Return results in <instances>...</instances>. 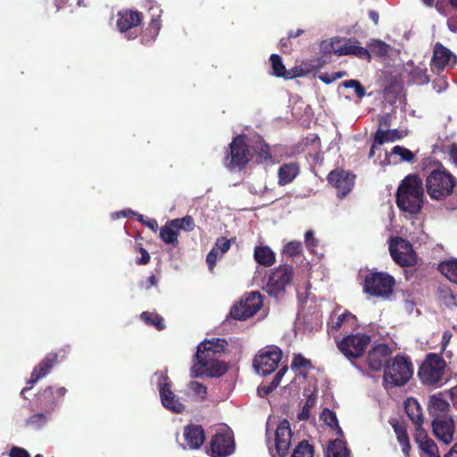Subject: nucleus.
Listing matches in <instances>:
<instances>
[{
  "instance_id": "nucleus-1",
  "label": "nucleus",
  "mask_w": 457,
  "mask_h": 457,
  "mask_svg": "<svg viewBox=\"0 0 457 457\" xmlns=\"http://www.w3.org/2000/svg\"><path fill=\"white\" fill-rule=\"evenodd\" d=\"M271 165L276 162L269 145L260 136L250 137L237 136L229 145V153L225 157V165L230 169H242L249 162Z\"/></svg>"
},
{
  "instance_id": "nucleus-2",
  "label": "nucleus",
  "mask_w": 457,
  "mask_h": 457,
  "mask_svg": "<svg viewBox=\"0 0 457 457\" xmlns=\"http://www.w3.org/2000/svg\"><path fill=\"white\" fill-rule=\"evenodd\" d=\"M227 342L222 338L204 340L197 346V352L190 370L191 377H220L227 371L226 364L218 359L226 347Z\"/></svg>"
},
{
  "instance_id": "nucleus-3",
  "label": "nucleus",
  "mask_w": 457,
  "mask_h": 457,
  "mask_svg": "<svg viewBox=\"0 0 457 457\" xmlns=\"http://www.w3.org/2000/svg\"><path fill=\"white\" fill-rule=\"evenodd\" d=\"M424 191L418 176L406 177L398 187L396 204L399 209L409 213H417L423 204Z\"/></svg>"
},
{
  "instance_id": "nucleus-4",
  "label": "nucleus",
  "mask_w": 457,
  "mask_h": 457,
  "mask_svg": "<svg viewBox=\"0 0 457 457\" xmlns=\"http://www.w3.org/2000/svg\"><path fill=\"white\" fill-rule=\"evenodd\" d=\"M413 370L410 360L397 355L385 367L383 380L386 387L402 386L412 377Z\"/></svg>"
},
{
  "instance_id": "nucleus-5",
  "label": "nucleus",
  "mask_w": 457,
  "mask_h": 457,
  "mask_svg": "<svg viewBox=\"0 0 457 457\" xmlns=\"http://www.w3.org/2000/svg\"><path fill=\"white\" fill-rule=\"evenodd\" d=\"M323 53H334L339 56L354 55L361 59L369 60L370 58V51L359 45L354 38L334 37L323 41L320 45Z\"/></svg>"
},
{
  "instance_id": "nucleus-6",
  "label": "nucleus",
  "mask_w": 457,
  "mask_h": 457,
  "mask_svg": "<svg viewBox=\"0 0 457 457\" xmlns=\"http://www.w3.org/2000/svg\"><path fill=\"white\" fill-rule=\"evenodd\" d=\"M455 184V179L444 170H433L426 180L427 192L434 200H442L450 195Z\"/></svg>"
},
{
  "instance_id": "nucleus-7",
  "label": "nucleus",
  "mask_w": 457,
  "mask_h": 457,
  "mask_svg": "<svg viewBox=\"0 0 457 457\" xmlns=\"http://www.w3.org/2000/svg\"><path fill=\"white\" fill-rule=\"evenodd\" d=\"M235 450L233 431L227 425L219 426L211 439L208 454L212 457H228Z\"/></svg>"
},
{
  "instance_id": "nucleus-8",
  "label": "nucleus",
  "mask_w": 457,
  "mask_h": 457,
  "mask_svg": "<svg viewBox=\"0 0 457 457\" xmlns=\"http://www.w3.org/2000/svg\"><path fill=\"white\" fill-rule=\"evenodd\" d=\"M293 278V268L289 265H280L271 270L266 278L263 290L275 298L281 297Z\"/></svg>"
},
{
  "instance_id": "nucleus-9",
  "label": "nucleus",
  "mask_w": 457,
  "mask_h": 457,
  "mask_svg": "<svg viewBox=\"0 0 457 457\" xmlns=\"http://www.w3.org/2000/svg\"><path fill=\"white\" fill-rule=\"evenodd\" d=\"M152 382L156 385L162 404L167 410L175 413H181L185 405L171 390V382L165 372L160 371L154 374Z\"/></svg>"
},
{
  "instance_id": "nucleus-10",
  "label": "nucleus",
  "mask_w": 457,
  "mask_h": 457,
  "mask_svg": "<svg viewBox=\"0 0 457 457\" xmlns=\"http://www.w3.org/2000/svg\"><path fill=\"white\" fill-rule=\"evenodd\" d=\"M395 278L386 272H371L364 281V292L370 295L388 298L393 293Z\"/></svg>"
},
{
  "instance_id": "nucleus-11",
  "label": "nucleus",
  "mask_w": 457,
  "mask_h": 457,
  "mask_svg": "<svg viewBox=\"0 0 457 457\" xmlns=\"http://www.w3.org/2000/svg\"><path fill=\"white\" fill-rule=\"evenodd\" d=\"M445 368V361L439 354L429 353L420 369L419 376L424 384L436 385L442 380Z\"/></svg>"
},
{
  "instance_id": "nucleus-12",
  "label": "nucleus",
  "mask_w": 457,
  "mask_h": 457,
  "mask_svg": "<svg viewBox=\"0 0 457 457\" xmlns=\"http://www.w3.org/2000/svg\"><path fill=\"white\" fill-rule=\"evenodd\" d=\"M281 358L282 352L279 348L276 346L266 347L254 357L253 365L258 374L267 376L278 368Z\"/></svg>"
},
{
  "instance_id": "nucleus-13",
  "label": "nucleus",
  "mask_w": 457,
  "mask_h": 457,
  "mask_svg": "<svg viewBox=\"0 0 457 457\" xmlns=\"http://www.w3.org/2000/svg\"><path fill=\"white\" fill-rule=\"evenodd\" d=\"M390 255L395 263L402 267L412 266L416 263V253L411 244L401 237H392L389 241Z\"/></svg>"
},
{
  "instance_id": "nucleus-14",
  "label": "nucleus",
  "mask_w": 457,
  "mask_h": 457,
  "mask_svg": "<svg viewBox=\"0 0 457 457\" xmlns=\"http://www.w3.org/2000/svg\"><path fill=\"white\" fill-rule=\"evenodd\" d=\"M142 21L141 14L137 11L123 10L118 12L116 26L119 31L129 39L137 37Z\"/></svg>"
},
{
  "instance_id": "nucleus-15",
  "label": "nucleus",
  "mask_w": 457,
  "mask_h": 457,
  "mask_svg": "<svg viewBox=\"0 0 457 457\" xmlns=\"http://www.w3.org/2000/svg\"><path fill=\"white\" fill-rule=\"evenodd\" d=\"M370 337L365 334H353L345 337L338 343V348L348 359L360 357L365 351Z\"/></svg>"
},
{
  "instance_id": "nucleus-16",
  "label": "nucleus",
  "mask_w": 457,
  "mask_h": 457,
  "mask_svg": "<svg viewBox=\"0 0 457 457\" xmlns=\"http://www.w3.org/2000/svg\"><path fill=\"white\" fill-rule=\"evenodd\" d=\"M262 305L261 294L259 292H252L231 309L230 314L236 320H245L253 316Z\"/></svg>"
},
{
  "instance_id": "nucleus-17",
  "label": "nucleus",
  "mask_w": 457,
  "mask_h": 457,
  "mask_svg": "<svg viewBox=\"0 0 457 457\" xmlns=\"http://www.w3.org/2000/svg\"><path fill=\"white\" fill-rule=\"evenodd\" d=\"M432 428L435 436L443 444L449 445L453 441L455 426L452 416L435 418Z\"/></svg>"
},
{
  "instance_id": "nucleus-18",
  "label": "nucleus",
  "mask_w": 457,
  "mask_h": 457,
  "mask_svg": "<svg viewBox=\"0 0 457 457\" xmlns=\"http://www.w3.org/2000/svg\"><path fill=\"white\" fill-rule=\"evenodd\" d=\"M457 62V57L448 48L437 43L434 47L431 60V70L439 73L445 68L453 67Z\"/></svg>"
},
{
  "instance_id": "nucleus-19",
  "label": "nucleus",
  "mask_w": 457,
  "mask_h": 457,
  "mask_svg": "<svg viewBox=\"0 0 457 457\" xmlns=\"http://www.w3.org/2000/svg\"><path fill=\"white\" fill-rule=\"evenodd\" d=\"M328 180L332 187L337 188L338 196L344 197L352 190L354 176L344 170H336L328 174Z\"/></svg>"
},
{
  "instance_id": "nucleus-20",
  "label": "nucleus",
  "mask_w": 457,
  "mask_h": 457,
  "mask_svg": "<svg viewBox=\"0 0 457 457\" xmlns=\"http://www.w3.org/2000/svg\"><path fill=\"white\" fill-rule=\"evenodd\" d=\"M391 354L392 350L387 345L378 344L375 345L368 354L367 361L370 369L375 371L385 369Z\"/></svg>"
},
{
  "instance_id": "nucleus-21",
  "label": "nucleus",
  "mask_w": 457,
  "mask_h": 457,
  "mask_svg": "<svg viewBox=\"0 0 457 457\" xmlns=\"http://www.w3.org/2000/svg\"><path fill=\"white\" fill-rule=\"evenodd\" d=\"M292 439L290 424L287 420H281L275 431V446L278 455L287 454Z\"/></svg>"
},
{
  "instance_id": "nucleus-22",
  "label": "nucleus",
  "mask_w": 457,
  "mask_h": 457,
  "mask_svg": "<svg viewBox=\"0 0 457 457\" xmlns=\"http://www.w3.org/2000/svg\"><path fill=\"white\" fill-rule=\"evenodd\" d=\"M339 311L340 309L336 311L329 319L328 323V333L338 331L345 328H352L355 325L356 318L354 315L346 310L342 312H339Z\"/></svg>"
},
{
  "instance_id": "nucleus-23",
  "label": "nucleus",
  "mask_w": 457,
  "mask_h": 457,
  "mask_svg": "<svg viewBox=\"0 0 457 457\" xmlns=\"http://www.w3.org/2000/svg\"><path fill=\"white\" fill-rule=\"evenodd\" d=\"M185 445H182L184 449H198L200 448L205 439L204 429L198 425H188L184 428Z\"/></svg>"
},
{
  "instance_id": "nucleus-24",
  "label": "nucleus",
  "mask_w": 457,
  "mask_h": 457,
  "mask_svg": "<svg viewBox=\"0 0 457 457\" xmlns=\"http://www.w3.org/2000/svg\"><path fill=\"white\" fill-rule=\"evenodd\" d=\"M150 10L152 12V20L143 37V44H149L154 41L158 36L162 27L160 20L162 11L159 7H152Z\"/></svg>"
},
{
  "instance_id": "nucleus-25",
  "label": "nucleus",
  "mask_w": 457,
  "mask_h": 457,
  "mask_svg": "<svg viewBox=\"0 0 457 457\" xmlns=\"http://www.w3.org/2000/svg\"><path fill=\"white\" fill-rule=\"evenodd\" d=\"M443 394L433 395L428 401V412L433 418L446 417L449 411V403L442 397Z\"/></svg>"
},
{
  "instance_id": "nucleus-26",
  "label": "nucleus",
  "mask_w": 457,
  "mask_h": 457,
  "mask_svg": "<svg viewBox=\"0 0 457 457\" xmlns=\"http://www.w3.org/2000/svg\"><path fill=\"white\" fill-rule=\"evenodd\" d=\"M403 131L397 129L378 130L375 135V142L370 151V157L374 156L376 149L385 142H393L404 137Z\"/></svg>"
},
{
  "instance_id": "nucleus-27",
  "label": "nucleus",
  "mask_w": 457,
  "mask_h": 457,
  "mask_svg": "<svg viewBox=\"0 0 457 457\" xmlns=\"http://www.w3.org/2000/svg\"><path fill=\"white\" fill-rule=\"evenodd\" d=\"M57 355L55 353H49L46 358L33 370L29 383L33 385L40 378H44L51 370L54 363L56 361Z\"/></svg>"
},
{
  "instance_id": "nucleus-28",
  "label": "nucleus",
  "mask_w": 457,
  "mask_h": 457,
  "mask_svg": "<svg viewBox=\"0 0 457 457\" xmlns=\"http://www.w3.org/2000/svg\"><path fill=\"white\" fill-rule=\"evenodd\" d=\"M253 258L260 265L270 267L275 261L274 252L267 245H256L253 252Z\"/></svg>"
},
{
  "instance_id": "nucleus-29",
  "label": "nucleus",
  "mask_w": 457,
  "mask_h": 457,
  "mask_svg": "<svg viewBox=\"0 0 457 457\" xmlns=\"http://www.w3.org/2000/svg\"><path fill=\"white\" fill-rule=\"evenodd\" d=\"M299 173V166L295 162L283 164L278 171V184L285 186L292 182Z\"/></svg>"
},
{
  "instance_id": "nucleus-30",
  "label": "nucleus",
  "mask_w": 457,
  "mask_h": 457,
  "mask_svg": "<svg viewBox=\"0 0 457 457\" xmlns=\"http://www.w3.org/2000/svg\"><path fill=\"white\" fill-rule=\"evenodd\" d=\"M313 365L312 361L303 356L301 353L294 354L291 369L295 371V373L298 376H302L303 378H306L308 373L313 370Z\"/></svg>"
},
{
  "instance_id": "nucleus-31",
  "label": "nucleus",
  "mask_w": 457,
  "mask_h": 457,
  "mask_svg": "<svg viewBox=\"0 0 457 457\" xmlns=\"http://www.w3.org/2000/svg\"><path fill=\"white\" fill-rule=\"evenodd\" d=\"M404 409L410 420L416 426H422L424 420L422 410L416 399L408 398L404 402Z\"/></svg>"
},
{
  "instance_id": "nucleus-32",
  "label": "nucleus",
  "mask_w": 457,
  "mask_h": 457,
  "mask_svg": "<svg viewBox=\"0 0 457 457\" xmlns=\"http://www.w3.org/2000/svg\"><path fill=\"white\" fill-rule=\"evenodd\" d=\"M184 394L195 402H203L207 397V387L198 381L187 383Z\"/></svg>"
},
{
  "instance_id": "nucleus-33",
  "label": "nucleus",
  "mask_w": 457,
  "mask_h": 457,
  "mask_svg": "<svg viewBox=\"0 0 457 457\" xmlns=\"http://www.w3.org/2000/svg\"><path fill=\"white\" fill-rule=\"evenodd\" d=\"M390 158H397L395 160V162H411L414 160V154L412 152H411L409 149H407L403 146L395 145L392 148L389 156L387 155L386 153H385V161H387V163L390 162V161H389Z\"/></svg>"
},
{
  "instance_id": "nucleus-34",
  "label": "nucleus",
  "mask_w": 457,
  "mask_h": 457,
  "mask_svg": "<svg viewBox=\"0 0 457 457\" xmlns=\"http://www.w3.org/2000/svg\"><path fill=\"white\" fill-rule=\"evenodd\" d=\"M178 237L179 231L171 225L170 220L160 229V237L166 245H177L179 242Z\"/></svg>"
},
{
  "instance_id": "nucleus-35",
  "label": "nucleus",
  "mask_w": 457,
  "mask_h": 457,
  "mask_svg": "<svg viewBox=\"0 0 457 457\" xmlns=\"http://www.w3.org/2000/svg\"><path fill=\"white\" fill-rule=\"evenodd\" d=\"M327 454L328 457H348L349 451L343 440L336 439L328 446Z\"/></svg>"
},
{
  "instance_id": "nucleus-36",
  "label": "nucleus",
  "mask_w": 457,
  "mask_h": 457,
  "mask_svg": "<svg viewBox=\"0 0 457 457\" xmlns=\"http://www.w3.org/2000/svg\"><path fill=\"white\" fill-rule=\"evenodd\" d=\"M439 270L451 282L457 284V260L442 262Z\"/></svg>"
},
{
  "instance_id": "nucleus-37",
  "label": "nucleus",
  "mask_w": 457,
  "mask_h": 457,
  "mask_svg": "<svg viewBox=\"0 0 457 457\" xmlns=\"http://www.w3.org/2000/svg\"><path fill=\"white\" fill-rule=\"evenodd\" d=\"M411 80L420 85L428 84L429 81L428 76L427 75V69L424 66H418L413 68L410 71Z\"/></svg>"
},
{
  "instance_id": "nucleus-38",
  "label": "nucleus",
  "mask_w": 457,
  "mask_h": 457,
  "mask_svg": "<svg viewBox=\"0 0 457 457\" xmlns=\"http://www.w3.org/2000/svg\"><path fill=\"white\" fill-rule=\"evenodd\" d=\"M171 225L177 228L178 231L180 229L185 231H192L195 228V222L191 216L187 215L180 219H173L170 220Z\"/></svg>"
},
{
  "instance_id": "nucleus-39",
  "label": "nucleus",
  "mask_w": 457,
  "mask_h": 457,
  "mask_svg": "<svg viewBox=\"0 0 457 457\" xmlns=\"http://www.w3.org/2000/svg\"><path fill=\"white\" fill-rule=\"evenodd\" d=\"M141 319L147 325H152L159 330L164 328L163 320L157 313L145 312L141 314Z\"/></svg>"
},
{
  "instance_id": "nucleus-40",
  "label": "nucleus",
  "mask_w": 457,
  "mask_h": 457,
  "mask_svg": "<svg viewBox=\"0 0 457 457\" xmlns=\"http://www.w3.org/2000/svg\"><path fill=\"white\" fill-rule=\"evenodd\" d=\"M395 432L397 436V440L402 446V451L405 455H408L410 450L409 437L406 430L402 426H395Z\"/></svg>"
},
{
  "instance_id": "nucleus-41",
  "label": "nucleus",
  "mask_w": 457,
  "mask_h": 457,
  "mask_svg": "<svg viewBox=\"0 0 457 457\" xmlns=\"http://www.w3.org/2000/svg\"><path fill=\"white\" fill-rule=\"evenodd\" d=\"M314 66L307 63H303L299 66L293 68L290 71H287V74L286 75V79H293L296 77H303L309 73H311L314 70Z\"/></svg>"
},
{
  "instance_id": "nucleus-42",
  "label": "nucleus",
  "mask_w": 457,
  "mask_h": 457,
  "mask_svg": "<svg viewBox=\"0 0 457 457\" xmlns=\"http://www.w3.org/2000/svg\"><path fill=\"white\" fill-rule=\"evenodd\" d=\"M270 62L273 70V74L277 77H283L286 79V75L287 74V71L286 70L284 64L282 63L281 58L278 54L270 55Z\"/></svg>"
},
{
  "instance_id": "nucleus-43",
  "label": "nucleus",
  "mask_w": 457,
  "mask_h": 457,
  "mask_svg": "<svg viewBox=\"0 0 457 457\" xmlns=\"http://www.w3.org/2000/svg\"><path fill=\"white\" fill-rule=\"evenodd\" d=\"M292 457H313V448L306 441H302L294 450Z\"/></svg>"
},
{
  "instance_id": "nucleus-44",
  "label": "nucleus",
  "mask_w": 457,
  "mask_h": 457,
  "mask_svg": "<svg viewBox=\"0 0 457 457\" xmlns=\"http://www.w3.org/2000/svg\"><path fill=\"white\" fill-rule=\"evenodd\" d=\"M321 420L328 424L329 427L333 428H337L338 434H342V430L339 428L338 420L337 419L336 413L328 409H325L321 415Z\"/></svg>"
},
{
  "instance_id": "nucleus-45",
  "label": "nucleus",
  "mask_w": 457,
  "mask_h": 457,
  "mask_svg": "<svg viewBox=\"0 0 457 457\" xmlns=\"http://www.w3.org/2000/svg\"><path fill=\"white\" fill-rule=\"evenodd\" d=\"M341 86L345 88H353L358 98H362L366 95L364 87L356 79H348L341 83Z\"/></svg>"
},
{
  "instance_id": "nucleus-46",
  "label": "nucleus",
  "mask_w": 457,
  "mask_h": 457,
  "mask_svg": "<svg viewBox=\"0 0 457 457\" xmlns=\"http://www.w3.org/2000/svg\"><path fill=\"white\" fill-rule=\"evenodd\" d=\"M48 416L44 413L31 415L26 421L27 426L33 428H40L46 424Z\"/></svg>"
},
{
  "instance_id": "nucleus-47",
  "label": "nucleus",
  "mask_w": 457,
  "mask_h": 457,
  "mask_svg": "<svg viewBox=\"0 0 457 457\" xmlns=\"http://www.w3.org/2000/svg\"><path fill=\"white\" fill-rule=\"evenodd\" d=\"M369 47L372 53L379 56L386 55L390 48L387 44L378 39L372 40L369 44Z\"/></svg>"
},
{
  "instance_id": "nucleus-48",
  "label": "nucleus",
  "mask_w": 457,
  "mask_h": 457,
  "mask_svg": "<svg viewBox=\"0 0 457 457\" xmlns=\"http://www.w3.org/2000/svg\"><path fill=\"white\" fill-rule=\"evenodd\" d=\"M420 449L423 453L422 457H441L438 451V447L436 446L433 440L425 444Z\"/></svg>"
},
{
  "instance_id": "nucleus-49",
  "label": "nucleus",
  "mask_w": 457,
  "mask_h": 457,
  "mask_svg": "<svg viewBox=\"0 0 457 457\" xmlns=\"http://www.w3.org/2000/svg\"><path fill=\"white\" fill-rule=\"evenodd\" d=\"M287 371V366H284L281 369H279L278 373L275 375L270 386L263 387V391H264L265 395H268L272 389L276 388L280 384V381Z\"/></svg>"
},
{
  "instance_id": "nucleus-50",
  "label": "nucleus",
  "mask_w": 457,
  "mask_h": 457,
  "mask_svg": "<svg viewBox=\"0 0 457 457\" xmlns=\"http://www.w3.org/2000/svg\"><path fill=\"white\" fill-rule=\"evenodd\" d=\"M431 440L432 439L428 437L427 432L422 428V426H416L415 442L418 444L420 448Z\"/></svg>"
},
{
  "instance_id": "nucleus-51",
  "label": "nucleus",
  "mask_w": 457,
  "mask_h": 457,
  "mask_svg": "<svg viewBox=\"0 0 457 457\" xmlns=\"http://www.w3.org/2000/svg\"><path fill=\"white\" fill-rule=\"evenodd\" d=\"M283 252L288 256H295L301 252V243L298 241H291L284 246Z\"/></svg>"
},
{
  "instance_id": "nucleus-52",
  "label": "nucleus",
  "mask_w": 457,
  "mask_h": 457,
  "mask_svg": "<svg viewBox=\"0 0 457 457\" xmlns=\"http://www.w3.org/2000/svg\"><path fill=\"white\" fill-rule=\"evenodd\" d=\"M230 247V241L226 239L225 237H220L216 241L214 249H217V252L220 254L223 255Z\"/></svg>"
},
{
  "instance_id": "nucleus-53",
  "label": "nucleus",
  "mask_w": 457,
  "mask_h": 457,
  "mask_svg": "<svg viewBox=\"0 0 457 457\" xmlns=\"http://www.w3.org/2000/svg\"><path fill=\"white\" fill-rule=\"evenodd\" d=\"M137 220L149 228L152 231L156 232L158 229V223L155 219L145 218L142 214L137 215Z\"/></svg>"
},
{
  "instance_id": "nucleus-54",
  "label": "nucleus",
  "mask_w": 457,
  "mask_h": 457,
  "mask_svg": "<svg viewBox=\"0 0 457 457\" xmlns=\"http://www.w3.org/2000/svg\"><path fill=\"white\" fill-rule=\"evenodd\" d=\"M222 255L220 254L219 252H217V249L212 248L206 257V262L209 265L210 270H212L217 260L220 258Z\"/></svg>"
},
{
  "instance_id": "nucleus-55",
  "label": "nucleus",
  "mask_w": 457,
  "mask_h": 457,
  "mask_svg": "<svg viewBox=\"0 0 457 457\" xmlns=\"http://www.w3.org/2000/svg\"><path fill=\"white\" fill-rule=\"evenodd\" d=\"M9 457H30V454L24 448L12 446L10 450Z\"/></svg>"
},
{
  "instance_id": "nucleus-56",
  "label": "nucleus",
  "mask_w": 457,
  "mask_h": 457,
  "mask_svg": "<svg viewBox=\"0 0 457 457\" xmlns=\"http://www.w3.org/2000/svg\"><path fill=\"white\" fill-rule=\"evenodd\" d=\"M304 241H305L306 246L310 250H312L314 247L317 246V240L315 239L313 232L312 230H308L305 232Z\"/></svg>"
},
{
  "instance_id": "nucleus-57",
  "label": "nucleus",
  "mask_w": 457,
  "mask_h": 457,
  "mask_svg": "<svg viewBox=\"0 0 457 457\" xmlns=\"http://www.w3.org/2000/svg\"><path fill=\"white\" fill-rule=\"evenodd\" d=\"M423 2L428 5H431L434 2H436V8L442 13L444 12V5L445 4H449V0H423Z\"/></svg>"
},
{
  "instance_id": "nucleus-58",
  "label": "nucleus",
  "mask_w": 457,
  "mask_h": 457,
  "mask_svg": "<svg viewBox=\"0 0 457 457\" xmlns=\"http://www.w3.org/2000/svg\"><path fill=\"white\" fill-rule=\"evenodd\" d=\"M140 253H141V257L137 261V262L138 264L148 263L150 261V255H149L148 252L144 248H140Z\"/></svg>"
},
{
  "instance_id": "nucleus-59",
  "label": "nucleus",
  "mask_w": 457,
  "mask_h": 457,
  "mask_svg": "<svg viewBox=\"0 0 457 457\" xmlns=\"http://www.w3.org/2000/svg\"><path fill=\"white\" fill-rule=\"evenodd\" d=\"M319 79L325 84H330V83L336 81L333 72L332 73H328V72L322 73L319 76Z\"/></svg>"
},
{
  "instance_id": "nucleus-60",
  "label": "nucleus",
  "mask_w": 457,
  "mask_h": 457,
  "mask_svg": "<svg viewBox=\"0 0 457 457\" xmlns=\"http://www.w3.org/2000/svg\"><path fill=\"white\" fill-rule=\"evenodd\" d=\"M451 338H452V333L451 332H449V331L444 332L443 337H442V342H441L442 351L445 350V348H446L447 345L449 344Z\"/></svg>"
},
{
  "instance_id": "nucleus-61",
  "label": "nucleus",
  "mask_w": 457,
  "mask_h": 457,
  "mask_svg": "<svg viewBox=\"0 0 457 457\" xmlns=\"http://www.w3.org/2000/svg\"><path fill=\"white\" fill-rule=\"evenodd\" d=\"M447 394L449 395L453 406L457 407V386L450 389Z\"/></svg>"
},
{
  "instance_id": "nucleus-62",
  "label": "nucleus",
  "mask_w": 457,
  "mask_h": 457,
  "mask_svg": "<svg viewBox=\"0 0 457 457\" xmlns=\"http://www.w3.org/2000/svg\"><path fill=\"white\" fill-rule=\"evenodd\" d=\"M447 25L451 31L457 33V20L449 19L447 21Z\"/></svg>"
},
{
  "instance_id": "nucleus-63",
  "label": "nucleus",
  "mask_w": 457,
  "mask_h": 457,
  "mask_svg": "<svg viewBox=\"0 0 457 457\" xmlns=\"http://www.w3.org/2000/svg\"><path fill=\"white\" fill-rule=\"evenodd\" d=\"M450 155L453 162L457 165V145H453L451 146Z\"/></svg>"
},
{
  "instance_id": "nucleus-64",
  "label": "nucleus",
  "mask_w": 457,
  "mask_h": 457,
  "mask_svg": "<svg viewBox=\"0 0 457 457\" xmlns=\"http://www.w3.org/2000/svg\"><path fill=\"white\" fill-rule=\"evenodd\" d=\"M445 457H457V444L451 448Z\"/></svg>"
}]
</instances>
